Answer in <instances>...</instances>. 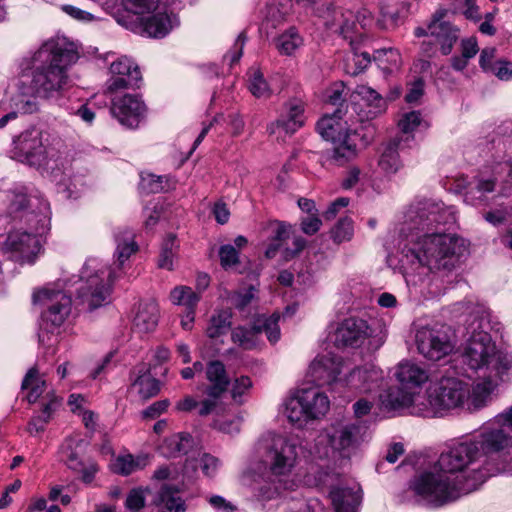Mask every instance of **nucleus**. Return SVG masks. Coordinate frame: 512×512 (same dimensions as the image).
Segmentation results:
<instances>
[{
  "label": "nucleus",
  "mask_w": 512,
  "mask_h": 512,
  "mask_svg": "<svg viewBox=\"0 0 512 512\" xmlns=\"http://www.w3.org/2000/svg\"><path fill=\"white\" fill-rule=\"evenodd\" d=\"M355 93L366 103L368 107L366 117L368 119H373L386 110V100L371 87L359 85L356 87Z\"/></svg>",
  "instance_id": "nucleus-37"
},
{
  "label": "nucleus",
  "mask_w": 512,
  "mask_h": 512,
  "mask_svg": "<svg viewBox=\"0 0 512 512\" xmlns=\"http://www.w3.org/2000/svg\"><path fill=\"white\" fill-rule=\"evenodd\" d=\"M262 481L254 488L260 501H270L298 487L294 470L302 459L316 460L313 448L307 441L270 434L260 443Z\"/></svg>",
  "instance_id": "nucleus-4"
},
{
  "label": "nucleus",
  "mask_w": 512,
  "mask_h": 512,
  "mask_svg": "<svg viewBox=\"0 0 512 512\" xmlns=\"http://www.w3.org/2000/svg\"><path fill=\"white\" fill-rule=\"evenodd\" d=\"M145 505V490L133 488L127 495L125 506L133 512H138Z\"/></svg>",
  "instance_id": "nucleus-58"
},
{
  "label": "nucleus",
  "mask_w": 512,
  "mask_h": 512,
  "mask_svg": "<svg viewBox=\"0 0 512 512\" xmlns=\"http://www.w3.org/2000/svg\"><path fill=\"white\" fill-rule=\"evenodd\" d=\"M249 90L257 98H267L272 93L262 72L259 70H254L251 75Z\"/></svg>",
  "instance_id": "nucleus-55"
},
{
  "label": "nucleus",
  "mask_w": 512,
  "mask_h": 512,
  "mask_svg": "<svg viewBox=\"0 0 512 512\" xmlns=\"http://www.w3.org/2000/svg\"><path fill=\"white\" fill-rule=\"evenodd\" d=\"M193 446V438L188 433L173 434L159 446L160 453L167 458L185 455Z\"/></svg>",
  "instance_id": "nucleus-33"
},
{
  "label": "nucleus",
  "mask_w": 512,
  "mask_h": 512,
  "mask_svg": "<svg viewBox=\"0 0 512 512\" xmlns=\"http://www.w3.org/2000/svg\"><path fill=\"white\" fill-rule=\"evenodd\" d=\"M59 405V401L57 398H52L48 403L43 405L42 415L33 417L27 427V431L31 435H35L41 433L45 430V426L48 423L52 412L56 410Z\"/></svg>",
  "instance_id": "nucleus-47"
},
{
  "label": "nucleus",
  "mask_w": 512,
  "mask_h": 512,
  "mask_svg": "<svg viewBox=\"0 0 512 512\" xmlns=\"http://www.w3.org/2000/svg\"><path fill=\"white\" fill-rule=\"evenodd\" d=\"M232 313L229 310H220L212 315L206 329L209 338H218L228 332L232 324Z\"/></svg>",
  "instance_id": "nucleus-43"
},
{
  "label": "nucleus",
  "mask_w": 512,
  "mask_h": 512,
  "mask_svg": "<svg viewBox=\"0 0 512 512\" xmlns=\"http://www.w3.org/2000/svg\"><path fill=\"white\" fill-rule=\"evenodd\" d=\"M491 72L500 80L508 81L512 79V62L496 61Z\"/></svg>",
  "instance_id": "nucleus-63"
},
{
  "label": "nucleus",
  "mask_w": 512,
  "mask_h": 512,
  "mask_svg": "<svg viewBox=\"0 0 512 512\" xmlns=\"http://www.w3.org/2000/svg\"><path fill=\"white\" fill-rule=\"evenodd\" d=\"M252 386V382L249 377L241 376L240 378L235 379L232 385V398L235 402L241 404L242 395Z\"/></svg>",
  "instance_id": "nucleus-59"
},
{
  "label": "nucleus",
  "mask_w": 512,
  "mask_h": 512,
  "mask_svg": "<svg viewBox=\"0 0 512 512\" xmlns=\"http://www.w3.org/2000/svg\"><path fill=\"white\" fill-rule=\"evenodd\" d=\"M45 380L38 377V370L31 368L22 381V389L29 390L27 400L29 403H35L44 392Z\"/></svg>",
  "instance_id": "nucleus-46"
},
{
  "label": "nucleus",
  "mask_w": 512,
  "mask_h": 512,
  "mask_svg": "<svg viewBox=\"0 0 512 512\" xmlns=\"http://www.w3.org/2000/svg\"><path fill=\"white\" fill-rule=\"evenodd\" d=\"M414 340L418 353L432 362L446 358L455 349V342L444 325L419 326Z\"/></svg>",
  "instance_id": "nucleus-14"
},
{
  "label": "nucleus",
  "mask_w": 512,
  "mask_h": 512,
  "mask_svg": "<svg viewBox=\"0 0 512 512\" xmlns=\"http://www.w3.org/2000/svg\"><path fill=\"white\" fill-rule=\"evenodd\" d=\"M507 174L509 179L500 190L501 196H507L512 186V164L509 161L498 163L491 172L482 171L474 176L466 185L464 202L474 207L489 205V194L496 190L497 184L502 181V175Z\"/></svg>",
  "instance_id": "nucleus-12"
},
{
  "label": "nucleus",
  "mask_w": 512,
  "mask_h": 512,
  "mask_svg": "<svg viewBox=\"0 0 512 512\" xmlns=\"http://www.w3.org/2000/svg\"><path fill=\"white\" fill-rule=\"evenodd\" d=\"M221 266L228 269L239 262V251L231 244L222 245L219 249Z\"/></svg>",
  "instance_id": "nucleus-57"
},
{
  "label": "nucleus",
  "mask_w": 512,
  "mask_h": 512,
  "mask_svg": "<svg viewBox=\"0 0 512 512\" xmlns=\"http://www.w3.org/2000/svg\"><path fill=\"white\" fill-rule=\"evenodd\" d=\"M400 141L401 139L396 137L379 148L378 167L387 176L396 174L402 167L398 153Z\"/></svg>",
  "instance_id": "nucleus-32"
},
{
  "label": "nucleus",
  "mask_w": 512,
  "mask_h": 512,
  "mask_svg": "<svg viewBox=\"0 0 512 512\" xmlns=\"http://www.w3.org/2000/svg\"><path fill=\"white\" fill-rule=\"evenodd\" d=\"M80 90H75L72 94L62 102L61 106L71 116L75 114V110L81 109V104L86 103L87 99L81 97Z\"/></svg>",
  "instance_id": "nucleus-60"
},
{
  "label": "nucleus",
  "mask_w": 512,
  "mask_h": 512,
  "mask_svg": "<svg viewBox=\"0 0 512 512\" xmlns=\"http://www.w3.org/2000/svg\"><path fill=\"white\" fill-rule=\"evenodd\" d=\"M301 393L310 420L319 419L327 413L330 406L329 398L318 387L301 389Z\"/></svg>",
  "instance_id": "nucleus-30"
},
{
  "label": "nucleus",
  "mask_w": 512,
  "mask_h": 512,
  "mask_svg": "<svg viewBox=\"0 0 512 512\" xmlns=\"http://www.w3.org/2000/svg\"><path fill=\"white\" fill-rule=\"evenodd\" d=\"M110 112L122 126L135 129L145 118L147 107L138 94H116L111 99Z\"/></svg>",
  "instance_id": "nucleus-19"
},
{
  "label": "nucleus",
  "mask_w": 512,
  "mask_h": 512,
  "mask_svg": "<svg viewBox=\"0 0 512 512\" xmlns=\"http://www.w3.org/2000/svg\"><path fill=\"white\" fill-rule=\"evenodd\" d=\"M260 328L256 325V321L250 328L243 326L236 327L232 330L231 339L244 350H251L257 346Z\"/></svg>",
  "instance_id": "nucleus-42"
},
{
  "label": "nucleus",
  "mask_w": 512,
  "mask_h": 512,
  "mask_svg": "<svg viewBox=\"0 0 512 512\" xmlns=\"http://www.w3.org/2000/svg\"><path fill=\"white\" fill-rule=\"evenodd\" d=\"M395 376L400 385L409 390L420 388L429 378L424 368L409 361L397 366Z\"/></svg>",
  "instance_id": "nucleus-31"
},
{
  "label": "nucleus",
  "mask_w": 512,
  "mask_h": 512,
  "mask_svg": "<svg viewBox=\"0 0 512 512\" xmlns=\"http://www.w3.org/2000/svg\"><path fill=\"white\" fill-rule=\"evenodd\" d=\"M195 463L196 466L201 469L202 473L209 478L216 475L221 465L220 460L209 453L199 454V457L195 460Z\"/></svg>",
  "instance_id": "nucleus-56"
},
{
  "label": "nucleus",
  "mask_w": 512,
  "mask_h": 512,
  "mask_svg": "<svg viewBox=\"0 0 512 512\" xmlns=\"http://www.w3.org/2000/svg\"><path fill=\"white\" fill-rule=\"evenodd\" d=\"M479 430L472 437L447 446L437 461L414 476L410 487L427 504L441 507L477 490L495 469L470 467L483 455L497 454L485 448Z\"/></svg>",
  "instance_id": "nucleus-2"
},
{
  "label": "nucleus",
  "mask_w": 512,
  "mask_h": 512,
  "mask_svg": "<svg viewBox=\"0 0 512 512\" xmlns=\"http://www.w3.org/2000/svg\"><path fill=\"white\" fill-rule=\"evenodd\" d=\"M169 176H157L154 174L141 175L140 189L145 193H160L171 187Z\"/></svg>",
  "instance_id": "nucleus-48"
},
{
  "label": "nucleus",
  "mask_w": 512,
  "mask_h": 512,
  "mask_svg": "<svg viewBox=\"0 0 512 512\" xmlns=\"http://www.w3.org/2000/svg\"><path fill=\"white\" fill-rule=\"evenodd\" d=\"M346 383L362 393L374 392L384 386L383 371L373 364H366L351 371Z\"/></svg>",
  "instance_id": "nucleus-28"
},
{
  "label": "nucleus",
  "mask_w": 512,
  "mask_h": 512,
  "mask_svg": "<svg viewBox=\"0 0 512 512\" xmlns=\"http://www.w3.org/2000/svg\"><path fill=\"white\" fill-rule=\"evenodd\" d=\"M353 234V221L348 217L341 218L331 230V237L337 244L350 241L353 237Z\"/></svg>",
  "instance_id": "nucleus-52"
},
{
  "label": "nucleus",
  "mask_w": 512,
  "mask_h": 512,
  "mask_svg": "<svg viewBox=\"0 0 512 512\" xmlns=\"http://www.w3.org/2000/svg\"><path fill=\"white\" fill-rule=\"evenodd\" d=\"M296 3L316 16L324 15L323 10L330 3L326 0H296Z\"/></svg>",
  "instance_id": "nucleus-62"
},
{
  "label": "nucleus",
  "mask_w": 512,
  "mask_h": 512,
  "mask_svg": "<svg viewBox=\"0 0 512 512\" xmlns=\"http://www.w3.org/2000/svg\"><path fill=\"white\" fill-rule=\"evenodd\" d=\"M324 15L319 17L324 20V25L334 33H338L344 39L353 43L352 32L356 29L355 14L350 10L336 8L330 3L323 10Z\"/></svg>",
  "instance_id": "nucleus-27"
},
{
  "label": "nucleus",
  "mask_w": 512,
  "mask_h": 512,
  "mask_svg": "<svg viewBox=\"0 0 512 512\" xmlns=\"http://www.w3.org/2000/svg\"><path fill=\"white\" fill-rule=\"evenodd\" d=\"M157 506L161 512H185L184 500L169 486H163L157 498Z\"/></svg>",
  "instance_id": "nucleus-39"
},
{
  "label": "nucleus",
  "mask_w": 512,
  "mask_h": 512,
  "mask_svg": "<svg viewBox=\"0 0 512 512\" xmlns=\"http://www.w3.org/2000/svg\"><path fill=\"white\" fill-rule=\"evenodd\" d=\"M158 318L159 309L154 301L142 303L139 305L138 311L134 317V327L139 332H150L157 326Z\"/></svg>",
  "instance_id": "nucleus-35"
},
{
  "label": "nucleus",
  "mask_w": 512,
  "mask_h": 512,
  "mask_svg": "<svg viewBox=\"0 0 512 512\" xmlns=\"http://www.w3.org/2000/svg\"><path fill=\"white\" fill-rule=\"evenodd\" d=\"M29 207L31 211L25 213L27 222H35V232L45 234L50 228V206L41 193L30 187H20L11 192V212H18Z\"/></svg>",
  "instance_id": "nucleus-13"
},
{
  "label": "nucleus",
  "mask_w": 512,
  "mask_h": 512,
  "mask_svg": "<svg viewBox=\"0 0 512 512\" xmlns=\"http://www.w3.org/2000/svg\"><path fill=\"white\" fill-rule=\"evenodd\" d=\"M279 318V315L273 314L256 320V325L260 328V334L265 333L271 343H276L280 338Z\"/></svg>",
  "instance_id": "nucleus-51"
},
{
  "label": "nucleus",
  "mask_w": 512,
  "mask_h": 512,
  "mask_svg": "<svg viewBox=\"0 0 512 512\" xmlns=\"http://www.w3.org/2000/svg\"><path fill=\"white\" fill-rule=\"evenodd\" d=\"M313 471V479H311V472H308L305 479L306 483L310 486L322 487L331 484L334 475L331 473L329 467L317 465L316 469L311 468Z\"/></svg>",
  "instance_id": "nucleus-53"
},
{
  "label": "nucleus",
  "mask_w": 512,
  "mask_h": 512,
  "mask_svg": "<svg viewBox=\"0 0 512 512\" xmlns=\"http://www.w3.org/2000/svg\"><path fill=\"white\" fill-rule=\"evenodd\" d=\"M62 11L69 15L71 18L81 21V22H91L94 20L93 14L82 10L73 5H63L61 7Z\"/></svg>",
  "instance_id": "nucleus-64"
},
{
  "label": "nucleus",
  "mask_w": 512,
  "mask_h": 512,
  "mask_svg": "<svg viewBox=\"0 0 512 512\" xmlns=\"http://www.w3.org/2000/svg\"><path fill=\"white\" fill-rule=\"evenodd\" d=\"M87 171L76 170L72 165L64 163L62 159L55 165L48 177L58 187L66 198L77 197L81 188L86 185Z\"/></svg>",
  "instance_id": "nucleus-23"
},
{
  "label": "nucleus",
  "mask_w": 512,
  "mask_h": 512,
  "mask_svg": "<svg viewBox=\"0 0 512 512\" xmlns=\"http://www.w3.org/2000/svg\"><path fill=\"white\" fill-rule=\"evenodd\" d=\"M80 442L74 439H67L62 451L67 466L75 471L80 470L83 463L79 450Z\"/></svg>",
  "instance_id": "nucleus-50"
},
{
  "label": "nucleus",
  "mask_w": 512,
  "mask_h": 512,
  "mask_svg": "<svg viewBox=\"0 0 512 512\" xmlns=\"http://www.w3.org/2000/svg\"><path fill=\"white\" fill-rule=\"evenodd\" d=\"M254 287H249L247 290L238 292L233 295L232 297V303L233 305L240 311H244L245 308L251 303L253 298L255 297L254 294Z\"/></svg>",
  "instance_id": "nucleus-61"
},
{
  "label": "nucleus",
  "mask_w": 512,
  "mask_h": 512,
  "mask_svg": "<svg viewBox=\"0 0 512 512\" xmlns=\"http://www.w3.org/2000/svg\"><path fill=\"white\" fill-rule=\"evenodd\" d=\"M128 12L138 16L142 31L152 38H163L179 25L174 10L182 0H121Z\"/></svg>",
  "instance_id": "nucleus-10"
},
{
  "label": "nucleus",
  "mask_w": 512,
  "mask_h": 512,
  "mask_svg": "<svg viewBox=\"0 0 512 512\" xmlns=\"http://www.w3.org/2000/svg\"><path fill=\"white\" fill-rule=\"evenodd\" d=\"M366 432L360 424L335 422L328 426L314 441L316 460H325L331 452L350 458L365 441Z\"/></svg>",
  "instance_id": "nucleus-11"
},
{
  "label": "nucleus",
  "mask_w": 512,
  "mask_h": 512,
  "mask_svg": "<svg viewBox=\"0 0 512 512\" xmlns=\"http://www.w3.org/2000/svg\"><path fill=\"white\" fill-rule=\"evenodd\" d=\"M446 13V10L436 11L428 24L430 36L440 46L443 55H449L452 52L453 46L459 38V29L444 20Z\"/></svg>",
  "instance_id": "nucleus-26"
},
{
  "label": "nucleus",
  "mask_w": 512,
  "mask_h": 512,
  "mask_svg": "<svg viewBox=\"0 0 512 512\" xmlns=\"http://www.w3.org/2000/svg\"><path fill=\"white\" fill-rule=\"evenodd\" d=\"M501 324L493 317L490 310L477 306L467 320V343L462 358L472 370L486 368L497 375L510 368V362L496 350L491 331L499 333Z\"/></svg>",
  "instance_id": "nucleus-6"
},
{
  "label": "nucleus",
  "mask_w": 512,
  "mask_h": 512,
  "mask_svg": "<svg viewBox=\"0 0 512 512\" xmlns=\"http://www.w3.org/2000/svg\"><path fill=\"white\" fill-rule=\"evenodd\" d=\"M305 102L300 98H291L284 103L279 117L267 127L270 134L284 132L292 135L305 125Z\"/></svg>",
  "instance_id": "nucleus-22"
},
{
  "label": "nucleus",
  "mask_w": 512,
  "mask_h": 512,
  "mask_svg": "<svg viewBox=\"0 0 512 512\" xmlns=\"http://www.w3.org/2000/svg\"><path fill=\"white\" fill-rule=\"evenodd\" d=\"M408 390L403 386L390 388L385 394H380L382 404L390 410L411 407L412 413L417 415L415 410L423 407L424 402H419L420 397H416L414 392Z\"/></svg>",
  "instance_id": "nucleus-29"
},
{
  "label": "nucleus",
  "mask_w": 512,
  "mask_h": 512,
  "mask_svg": "<svg viewBox=\"0 0 512 512\" xmlns=\"http://www.w3.org/2000/svg\"><path fill=\"white\" fill-rule=\"evenodd\" d=\"M495 385L490 378L470 385L458 378L443 376L431 382L427 389L426 402L415 411L418 416L435 417L454 408L476 411L485 407Z\"/></svg>",
  "instance_id": "nucleus-5"
},
{
  "label": "nucleus",
  "mask_w": 512,
  "mask_h": 512,
  "mask_svg": "<svg viewBox=\"0 0 512 512\" xmlns=\"http://www.w3.org/2000/svg\"><path fill=\"white\" fill-rule=\"evenodd\" d=\"M110 78L106 82L108 93H116L121 89L139 87L142 80L139 67L128 57L122 56L110 65Z\"/></svg>",
  "instance_id": "nucleus-21"
},
{
  "label": "nucleus",
  "mask_w": 512,
  "mask_h": 512,
  "mask_svg": "<svg viewBox=\"0 0 512 512\" xmlns=\"http://www.w3.org/2000/svg\"><path fill=\"white\" fill-rule=\"evenodd\" d=\"M330 498L335 512H356L361 498L350 488L332 487ZM291 512H326L318 499H299L290 506Z\"/></svg>",
  "instance_id": "nucleus-18"
},
{
  "label": "nucleus",
  "mask_w": 512,
  "mask_h": 512,
  "mask_svg": "<svg viewBox=\"0 0 512 512\" xmlns=\"http://www.w3.org/2000/svg\"><path fill=\"white\" fill-rule=\"evenodd\" d=\"M206 376L210 386L206 389L207 399L199 403L198 414L207 416L211 414L217 406V400L226 391L229 385V379L226 375L225 366L220 361H211L206 369Z\"/></svg>",
  "instance_id": "nucleus-20"
},
{
  "label": "nucleus",
  "mask_w": 512,
  "mask_h": 512,
  "mask_svg": "<svg viewBox=\"0 0 512 512\" xmlns=\"http://www.w3.org/2000/svg\"><path fill=\"white\" fill-rule=\"evenodd\" d=\"M116 251L115 256L117 258V267L119 269L124 267L125 262L130 256L138 250V245L134 241V234L128 229L119 231L115 235Z\"/></svg>",
  "instance_id": "nucleus-36"
},
{
  "label": "nucleus",
  "mask_w": 512,
  "mask_h": 512,
  "mask_svg": "<svg viewBox=\"0 0 512 512\" xmlns=\"http://www.w3.org/2000/svg\"><path fill=\"white\" fill-rule=\"evenodd\" d=\"M342 108L338 107L333 114L324 115L316 125L321 137L332 142L330 159L337 165H344L354 159L359 150L372 143L375 137V127L372 125H361L351 130L347 122H342Z\"/></svg>",
  "instance_id": "nucleus-7"
},
{
  "label": "nucleus",
  "mask_w": 512,
  "mask_h": 512,
  "mask_svg": "<svg viewBox=\"0 0 512 512\" xmlns=\"http://www.w3.org/2000/svg\"><path fill=\"white\" fill-rule=\"evenodd\" d=\"M61 142L40 129L29 128L13 137L11 158L39 170L42 174H50L61 160Z\"/></svg>",
  "instance_id": "nucleus-9"
},
{
  "label": "nucleus",
  "mask_w": 512,
  "mask_h": 512,
  "mask_svg": "<svg viewBox=\"0 0 512 512\" xmlns=\"http://www.w3.org/2000/svg\"><path fill=\"white\" fill-rule=\"evenodd\" d=\"M509 427H512V407L480 428L484 447L494 449L498 455L508 444Z\"/></svg>",
  "instance_id": "nucleus-24"
},
{
  "label": "nucleus",
  "mask_w": 512,
  "mask_h": 512,
  "mask_svg": "<svg viewBox=\"0 0 512 512\" xmlns=\"http://www.w3.org/2000/svg\"><path fill=\"white\" fill-rule=\"evenodd\" d=\"M79 59L77 45L63 36L44 41L36 50L25 55L19 63L17 93L13 98L16 112L0 117V129L17 113L39 111V99L57 97L69 83V68Z\"/></svg>",
  "instance_id": "nucleus-3"
},
{
  "label": "nucleus",
  "mask_w": 512,
  "mask_h": 512,
  "mask_svg": "<svg viewBox=\"0 0 512 512\" xmlns=\"http://www.w3.org/2000/svg\"><path fill=\"white\" fill-rule=\"evenodd\" d=\"M270 232L271 243L265 251L267 258H273L277 251L283 246L284 241L289 238L290 226L283 222L273 221L268 225Z\"/></svg>",
  "instance_id": "nucleus-38"
},
{
  "label": "nucleus",
  "mask_w": 512,
  "mask_h": 512,
  "mask_svg": "<svg viewBox=\"0 0 512 512\" xmlns=\"http://www.w3.org/2000/svg\"><path fill=\"white\" fill-rule=\"evenodd\" d=\"M283 407L284 415L296 428H303L310 421L302 401L301 389L296 395L285 399Z\"/></svg>",
  "instance_id": "nucleus-34"
},
{
  "label": "nucleus",
  "mask_w": 512,
  "mask_h": 512,
  "mask_svg": "<svg viewBox=\"0 0 512 512\" xmlns=\"http://www.w3.org/2000/svg\"><path fill=\"white\" fill-rule=\"evenodd\" d=\"M456 221L453 207L431 199L412 203L404 215L401 234L404 239L397 252L398 269L407 287L425 295L434 277L453 271L467 251L463 238L444 232Z\"/></svg>",
  "instance_id": "nucleus-1"
},
{
  "label": "nucleus",
  "mask_w": 512,
  "mask_h": 512,
  "mask_svg": "<svg viewBox=\"0 0 512 512\" xmlns=\"http://www.w3.org/2000/svg\"><path fill=\"white\" fill-rule=\"evenodd\" d=\"M374 333L367 320L349 316L339 322L330 338L334 346L340 349L361 347Z\"/></svg>",
  "instance_id": "nucleus-17"
},
{
  "label": "nucleus",
  "mask_w": 512,
  "mask_h": 512,
  "mask_svg": "<svg viewBox=\"0 0 512 512\" xmlns=\"http://www.w3.org/2000/svg\"><path fill=\"white\" fill-rule=\"evenodd\" d=\"M148 463V456L141 455L134 457L131 454L119 456L114 464V470L121 475L127 476L138 469L144 468Z\"/></svg>",
  "instance_id": "nucleus-45"
},
{
  "label": "nucleus",
  "mask_w": 512,
  "mask_h": 512,
  "mask_svg": "<svg viewBox=\"0 0 512 512\" xmlns=\"http://www.w3.org/2000/svg\"><path fill=\"white\" fill-rule=\"evenodd\" d=\"M72 291L56 290L54 288L45 287L33 294V301L41 302L46 306V310L42 314L43 321L46 325L52 327H60L71 313L72 300L70 293Z\"/></svg>",
  "instance_id": "nucleus-16"
},
{
  "label": "nucleus",
  "mask_w": 512,
  "mask_h": 512,
  "mask_svg": "<svg viewBox=\"0 0 512 512\" xmlns=\"http://www.w3.org/2000/svg\"><path fill=\"white\" fill-rule=\"evenodd\" d=\"M179 243L174 234H168L161 244L158 259V267L166 270H173L174 260L177 258Z\"/></svg>",
  "instance_id": "nucleus-40"
},
{
  "label": "nucleus",
  "mask_w": 512,
  "mask_h": 512,
  "mask_svg": "<svg viewBox=\"0 0 512 512\" xmlns=\"http://www.w3.org/2000/svg\"><path fill=\"white\" fill-rule=\"evenodd\" d=\"M399 129L404 134H410L419 127L426 126V122L422 119L419 111H411L405 113L398 122Z\"/></svg>",
  "instance_id": "nucleus-54"
},
{
  "label": "nucleus",
  "mask_w": 512,
  "mask_h": 512,
  "mask_svg": "<svg viewBox=\"0 0 512 512\" xmlns=\"http://www.w3.org/2000/svg\"><path fill=\"white\" fill-rule=\"evenodd\" d=\"M343 359L332 353L318 355L311 362L308 374L318 386L331 385L339 380Z\"/></svg>",
  "instance_id": "nucleus-25"
},
{
  "label": "nucleus",
  "mask_w": 512,
  "mask_h": 512,
  "mask_svg": "<svg viewBox=\"0 0 512 512\" xmlns=\"http://www.w3.org/2000/svg\"><path fill=\"white\" fill-rule=\"evenodd\" d=\"M132 385L138 388V393L143 399H149L160 391V382L151 377L149 373L138 376Z\"/></svg>",
  "instance_id": "nucleus-49"
},
{
  "label": "nucleus",
  "mask_w": 512,
  "mask_h": 512,
  "mask_svg": "<svg viewBox=\"0 0 512 512\" xmlns=\"http://www.w3.org/2000/svg\"><path fill=\"white\" fill-rule=\"evenodd\" d=\"M118 278V274L98 258H88L83 265L79 279L73 284L71 279L65 284L72 287L78 283L75 289V307L80 312H93L110 302L112 284Z\"/></svg>",
  "instance_id": "nucleus-8"
},
{
  "label": "nucleus",
  "mask_w": 512,
  "mask_h": 512,
  "mask_svg": "<svg viewBox=\"0 0 512 512\" xmlns=\"http://www.w3.org/2000/svg\"><path fill=\"white\" fill-rule=\"evenodd\" d=\"M170 300L174 305L184 306L186 310L196 309L200 295L188 286H178L170 292Z\"/></svg>",
  "instance_id": "nucleus-44"
},
{
  "label": "nucleus",
  "mask_w": 512,
  "mask_h": 512,
  "mask_svg": "<svg viewBox=\"0 0 512 512\" xmlns=\"http://www.w3.org/2000/svg\"><path fill=\"white\" fill-rule=\"evenodd\" d=\"M274 43L280 54L291 56L303 44V39L295 27H290L280 34Z\"/></svg>",
  "instance_id": "nucleus-41"
},
{
  "label": "nucleus",
  "mask_w": 512,
  "mask_h": 512,
  "mask_svg": "<svg viewBox=\"0 0 512 512\" xmlns=\"http://www.w3.org/2000/svg\"><path fill=\"white\" fill-rule=\"evenodd\" d=\"M30 232L15 230L11 231L5 241L2 243L1 249L9 257L21 264H33L37 253L40 250V242L38 237L44 234L35 232V222H28Z\"/></svg>",
  "instance_id": "nucleus-15"
}]
</instances>
